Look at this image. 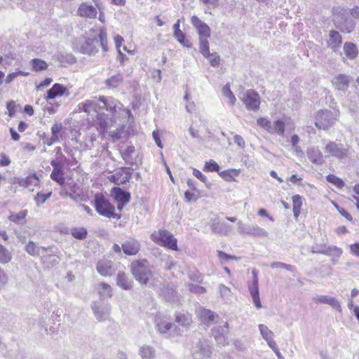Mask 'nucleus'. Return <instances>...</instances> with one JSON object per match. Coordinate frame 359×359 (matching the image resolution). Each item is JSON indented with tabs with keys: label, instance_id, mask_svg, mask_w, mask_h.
<instances>
[{
	"label": "nucleus",
	"instance_id": "obj_38",
	"mask_svg": "<svg viewBox=\"0 0 359 359\" xmlns=\"http://www.w3.org/2000/svg\"><path fill=\"white\" fill-rule=\"evenodd\" d=\"M135 149L133 146H128L125 149L121 150V156L128 164L132 165L133 163V156L135 154Z\"/></svg>",
	"mask_w": 359,
	"mask_h": 359
},
{
	"label": "nucleus",
	"instance_id": "obj_19",
	"mask_svg": "<svg viewBox=\"0 0 359 359\" xmlns=\"http://www.w3.org/2000/svg\"><path fill=\"white\" fill-rule=\"evenodd\" d=\"M311 252L313 254H323L327 256L333 257L332 262L336 263L341 255L343 251L340 248L334 245H329L327 248L323 250H314L311 249Z\"/></svg>",
	"mask_w": 359,
	"mask_h": 359
},
{
	"label": "nucleus",
	"instance_id": "obj_20",
	"mask_svg": "<svg viewBox=\"0 0 359 359\" xmlns=\"http://www.w3.org/2000/svg\"><path fill=\"white\" fill-rule=\"evenodd\" d=\"M131 179V173L128 171L127 168H122L121 170L116 172L115 174L109 177V180L117 185L126 183Z\"/></svg>",
	"mask_w": 359,
	"mask_h": 359
},
{
	"label": "nucleus",
	"instance_id": "obj_43",
	"mask_svg": "<svg viewBox=\"0 0 359 359\" xmlns=\"http://www.w3.org/2000/svg\"><path fill=\"white\" fill-rule=\"evenodd\" d=\"M292 210L294 217L297 219L299 214L302 205V197L299 195H295L292 197Z\"/></svg>",
	"mask_w": 359,
	"mask_h": 359
},
{
	"label": "nucleus",
	"instance_id": "obj_63",
	"mask_svg": "<svg viewBox=\"0 0 359 359\" xmlns=\"http://www.w3.org/2000/svg\"><path fill=\"white\" fill-rule=\"evenodd\" d=\"M233 140L234 142L240 147L243 148L245 147V141L241 135H236L233 137Z\"/></svg>",
	"mask_w": 359,
	"mask_h": 359
},
{
	"label": "nucleus",
	"instance_id": "obj_45",
	"mask_svg": "<svg viewBox=\"0 0 359 359\" xmlns=\"http://www.w3.org/2000/svg\"><path fill=\"white\" fill-rule=\"evenodd\" d=\"M208 38H201L199 39V50L200 53L205 57H210V53L209 51V42L208 41Z\"/></svg>",
	"mask_w": 359,
	"mask_h": 359
},
{
	"label": "nucleus",
	"instance_id": "obj_16",
	"mask_svg": "<svg viewBox=\"0 0 359 359\" xmlns=\"http://www.w3.org/2000/svg\"><path fill=\"white\" fill-rule=\"evenodd\" d=\"M191 22L193 26L196 29L199 35V39L209 38L210 36V28L197 16H192Z\"/></svg>",
	"mask_w": 359,
	"mask_h": 359
},
{
	"label": "nucleus",
	"instance_id": "obj_50",
	"mask_svg": "<svg viewBox=\"0 0 359 359\" xmlns=\"http://www.w3.org/2000/svg\"><path fill=\"white\" fill-rule=\"evenodd\" d=\"M50 196H51V192H48L46 194L38 192L34 197L36 205L38 207H39L41 205L44 203L46 202V201L50 197Z\"/></svg>",
	"mask_w": 359,
	"mask_h": 359
},
{
	"label": "nucleus",
	"instance_id": "obj_61",
	"mask_svg": "<svg viewBox=\"0 0 359 359\" xmlns=\"http://www.w3.org/2000/svg\"><path fill=\"white\" fill-rule=\"evenodd\" d=\"M152 136H153V138H154L156 145L159 148L162 149L163 148V144H162L161 138H160L158 130H154L153 133H152Z\"/></svg>",
	"mask_w": 359,
	"mask_h": 359
},
{
	"label": "nucleus",
	"instance_id": "obj_58",
	"mask_svg": "<svg viewBox=\"0 0 359 359\" xmlns=\"http://www.w3.org/2000/svg\"><path fill=\"white\" fill-rule=\"evenodd\" d=\"M56 159L52 160L51 161H60L61 163H65L67 158L62 153L61 147H57L55 148Z\"/></svg>",
	"mask_w": 359,
	"mask_h": 359
},
{
	"label": "nucleus",
	"instance_id": "obj_57",
	"mask_svg": "<svg viewBox=\"0 0 359 359\" xmlns=\"http://www.w3.org/2000/svg\"><path fill=\"white\" fill-rule=\"evenodd\" d=\"M257 123L260 127L265 129L267 132H269V130L271 128V122L266 118L261 117L257 118Z\"/></svg>",
	"mask_w": 359,
	"mask_h": 359
},
{
	"label": "nucleus",
	"instance_id": "obj_14",
	"mask_svg": "<svg viewBox=\"0 0 359 359\" xmlns=\"http://www.w3.org/2000/svg\"><path fill=\"white\" fill-rule=\"evenodd\" d=\"M342 43V38L339 32L335 30H331L326 39L327 46L332 52L337 53L339 50Z\"/></svg>",
	"mask_w": 359,
	"mask_h": 359
},
{
	"label": "nucleus",
	"instance_id": "obj_2",
	"mask_svg": "<svg viewBox=\"0 0 359 359\" xmlns=\"http://www.w3.org/2000/svg\"><path fill=\"white\" fill-rule=\"evenodd\" d=\"M99 47H101L104 52L108 50L107 33L102 29L100 30L98 37L81 39L76 48L81 53L90 55L97 53Z\"/></svg>",
	"mask_w": 359,
	"mask_h": 359
},
{
	"label": "nucleus",
	"instance_id": "obj_10",
	"mask_svg": "<svg viewBox=\"0 0 359 359\" xmlns=\"http://www.w3.org/2000/svg\"><path fill=\"white\" fill-rule=\"evenodd\" d=\"M92 310L95 318L100 321H105L109 319L111 312V305L104 302H95Z\"/></svg>",
	"mask_w": 359,
	"mask_h": 359
},
{
	"label": "nucleus",
	"instance_id": "obj_56",
	"mask_svg": "<svg viewBox=\"0 0 359 359\" xmlns=\"http://www.w3.org/2000/svg\"><path fill=\"white\" fill-rule=\"evenodd\" d=\"M189 290L191 292L195 294H203L206 292V289L203 287L195 284H189Z\"/></svg>",
	"mask_w": 359,
	"mask_h": 359
},
{
	"label": "nucleus",
	"instance_id": "obj_48",
	"mask_svg": "<svg viewBox=\"0 0 359 359\" xmlns=\"http://www.w3.org/2000/svg\"><path fill=\"white\" fill-rule=\"evenodd\" d=\"M326 180L328 182L334 184L339 189H342L345 184L344 182L337 176L333 174H330L326 177Z\"/></svg>",
	"mask_w": 359,
	"mask_h": 359
},
{
	"label": "nucleus",
	"instance_id": "obj_37",
	"mask_svg": "<svg viewBox=\"0 0 359 359\" xmlns=\"http://www.w3.org/2000/svg\"><path fill=\"white\" fill-rule=\"evenodd\" d=\"M39 180L36 174L29 175L20 182V186L32 190V187L39 184Z\"/></svg>",
	"mask_w": 359,
	"mask_h": 359
},
{
	"label": "nucleus",
	"instance_id": "obj_11",
	"mask_svg": "<svg viewBox=\"0 0 359 359\" xmlns=\"http://www.w3.org/2000/svg\"><path fill=\"white\" fill-rule=\"evenodd\" d=\"M248 110L257 111L259 108L260 97L254 90H248L242 97H239Z\"/></svg>",
	"mask_w": 359,
	"mask_h": 359
},
{
	"label": "nucleus",
	"instance_id": "obj_46",
	"mask_svg": "<svg viewBox=\"0 0 359 359\" xmlns=\"http://www.w3.org/2000/svg\"><path fill=\"white\" fill-rule=\"evenodd\" d=\"M12 259V255L4 245L0 244V263L6 264Z\"/></svg>",
	"mask_w": 359,
	"mask_h": 359
},
{
	"label": "nucleus",
	"instance_id": "obj_30",
	"mask_svg": "<svg viewBox=\"0 0 359 359\" xmlns=\"http://www.w3.org/2000/svg\"><path fill=\"white\" fill-rule=\"evenodd\" d=\"M343 50L346 57L350 60H354L358 56V49L352 42H346L344 44Z\"/></svg>",
	"mask_w": 359,
	"mask_h": 359
},
{
	"label": "nucleus",
	"instance_id": "obj_28",
	"mask_svg": "<svg viewBox=\"0 0 359 359\" xmlns=\"http://www.w3.org/2000/svg\"><path fill=\"white\" fill-rule=\"evenodd\" d=\"M123 82V74L118 73L107 79L104 81V84L108 89H114L118 88Z\"/></svg>",
	"mask_w": 359,
	"mask_h": 359
},
{
	"label": "nucleus",
	"instance_id": "obj_13",
	"mask_svg": "<svg viewBox=\"0 0 359 359\" xmlns=\"http://www.w3.org/2000/svg\"><path fill=\"white\" fill-rule=\"evenodd\" d=\"M313 301L316 304L330 305L333 309L341 312V304L339 300L334 297L330 295H316L313 298Z\"/></svg>",
	"mask_w": 359,
	"mask_h": 359
},
{
	"label": "nucleus",
	"instance_id": "obj_17",
	"mask_svg": "<svg viewBox=\"0 0 359 359\" xmlns=\"http://www.w3.org/2000/svg\"><path fill=\"white\" fill-rule=\"evenodd\" d=\"M155 327L159 334L166 337H170V330L172 327V324L165 318L156 316L155 318Z\"/></svg>",
	"mask_w": 359,
	"mask_h": 359
},
{
	"label": "nucleus",
	"instance_id": "obj_41",
	"mask_svg": "<svg viewBox=\"0 0 359 359\" xmlns=\"http://www.w3.org/2000/svg\"><path fill=\"white\" fill-rule=\"evenodd\" d=\"M98 290L100 296L103 298H110L112 297V288L106 283L102 282L100 283Z\"/></svg>",
	"mask_w": 359,
	"mask_h": 359
},
{
	"label": "nucleus",
	"instance_id": "obj_39",
	"mask_svg": "<svg viewBox=\"0 0 359 359\" xmlns=\"http://www.w3.org/2000/svg\"><path fill=\"white\" fill-rule=\"evenodd\" d=\"M175 321L182 327L187 329L191 323V316L189 314L177 313Z\"/></svg>",
	"mask_w": 359,
	"mask_h": 359
},
{
	"label": "nucleus",
	"instance_id": "obj_53",
	"mask_svg": "<svg viewBox=\"0 0 359 359\" xmlns=\"http://www.w3.org/2000/svg\"><path fill=\"white\" fill-rule=\"evenodd\" d=\"M62 130V124L61 123H55L51 127V135L55 139L60 140L59 134Z\"/></svg>",
	"mask_w": 359,
	"mask_h": 359
},
{
	"label": "nucleus",
	"instance_id": "obj_27",
	"mask_svg": "<svg viewBox=\"0 0 359 359\" xmlns=\"http://www.w3.org/2000/svg\"><path fill=\"white\" fill-rule=\"evenodd\" d=\"M229 324L226 323L223 327H221L222 333L221 335H217L218 330H212V334L217 342V344L219 346H226L227 342V339L226 335L228 333Z\"/></svg>",
	"mask_w": 359,
	"mask_h": 359
},
{
	"label": "nucleus",
	"instance_id": "obj_35",
	"mask_svg": "<svg viewBox=\"0 0 359 359\" xmlns=\"http://www.w3.org/2000/svg\"><path fill=\"white\" fill-rule=\"evenodd\" d=\"M285 123L284 121L276 120L273 124H271V128L269 130V133L283 137L285 133Z\"/></svg>",
	"mask_w": 359,
	"mask_h": 359
},
{
	"label": "nucleus",
	"instance_id": "obj_40",
	"mask_svg": "<svg viewBox=\"0 0 359 359\" xmlns=\"http://www.w3.org/2000/svg\"><path fill=\"white\" fill-rule=\"evenodd\" d=\"M239 174L238 170L235 169H229L219 172V176L226 182L236 181L234 177Z\"/></svg>",
	"mask_w": 359,
	"mask_h": 359
},
{
	"label": "nucleus",
	"instance_id": "obj_55",
	"mask_svg": "<svg viewBox=\"0 0 359 359\" xmlns=\"http://www.w3.org/2000/svg\"><path fill=\"white\" fill-rule=\"evenodd\" d=\"M270 266L272 269H283L289 271H292L293 269V266L290 264H287L283 262H273L270 264Z\"/></svg>",
	"mask_w": 359,
	"mask_h": 359
},
{
	"label": "nucleus",
	"instance_id": "obj_6",
	"mask_svg": "<svg viewBox=\"0 0 359 359\" xmlns=\"http://www.w3.org/2000/svg\"><path fill=\"white\" fill-rule=\"evenodd\" d=\"M95 210L102 216L107 218L119 217L115 213V208L102 194H96L94 198Z\"/></svg>",
	"mask_w": 359,
	"mask_h": 359
},
{
	"label": "nucleus",
	"instance_id": "obj_24",
	"mask_svg": "<svg viewBox=\"0 0 359 359\" xmlns=\"http://www.w3.org/2000/svg\"><path fill=\"white\" fill-rule=\"evenodd\" d=\"M140 249V244L138 241L130 239L125 241L122 244V250L123 252L129 256L135 255Z\"/></svg>",
	"mask_w": 359,
	"mask_h": 359
},
{
	"label": "nucleus",
	"instance_id": "obj_4",
	"mask_svg": "<svg viewBox=\"0 0 359 359\" xmlns=\"http://www.w3.org/2000/svg\"><path fill=\"white\" fill-rule=\"evenodd\" d=\"M324 152L326 158L334 157L342 161L349 158L350 147L335 141H330L325 145Z\"/></svg>",
	"mask_w": 359,
	"mask_h": 359
},
{
	"label": "nucleus",
	"instance_id": "obj_42",
	"mask_svg": "<svg viewBox=\"0 0 359 359\" xmlns=\"http://www.w3.org/2000/svg\"><path fill=\"white\" fill-rule=\"evenodd\" d=\"M27 215V210H23L15 214H11L8 217V219L15 224H20L25 222V219Z\"/></svg>",
	"mask_w": 359,
	"mask_h": 359
},
{
	"label": "nucleus",
	"instance_id": "obj_3",
	"mask_svg": "<svg viewBox=\"0 0 359 359\" xmlns=\"http://www.w3.org/2000/svg\"><path fill=\"white\" fill-rule=\"evenodd\" d=\"M133 276L141 285H147L152 277V271L147 260H136L131 263Z\"/></svg>",
	"mask_w": 359,
	"mask_h": 359
},
{
	"label": "nucleus",
	"instance_id": "obj_59",
	"mask_svg": "<svg viewBox=\"0 0 359 359\" xmlns=\"http://www.w3.org/2000/svg\"><path fill=\"white\" fill-rule=\"evenodd\" d=\"M193 175L196 177L197 179L202 181L203 183L206 184V186H208V184L209 183L208 181V178L198 169L194 168L193 169Z\"/></svg>",
	"mask_w": 359,
	"mask_h": 359
},
{
	"label": "nucleus",
	"instance_id": "obj_5",
	"mask_svg": "<svg viewBox=\"0 0 359 359\" xmlns=\"http://www.w3.org/2000/svg\"><path fill=\"white\" fill-rule=\"evenodd\" d=\"M151 238L152 241L161 246L177 251V240L173 234L165 229H160L154 231Z\"/></svg>",
	"mask_w": 359,
	"mask_h": 359
},
{
	"label": "nucleus",
	"instance_id": "obj_51",
	"mask_svg": "<svg viewBox=\"0 0 359 359\" xmlns=\"http://www.w3.org/2000/svg\"><path fill=\"white\" fill-rule=\"evenodd\" d=\"M175 38L179 41L181 44L186 47H190L191 43L189 41L185 40V35L182 32V30H179L177 32H174Z\"/></svg>",
	"mask_w": 359,
	"mask_h": 359
},
{
	"label": "nucleus",
	"instance_id": "obj_12",
	"mask_svg": "<svg viewBox=\"0 0 359 359\" xmlns=\"http://www.w3.org/2000/svg\"><path fill=\"white\" fill-rule=\"evenodd\" d=\"M111 195L118 203L117 208L121 210L123 206L130 201V194L129 192L123 191L120 187H114L111 191Z\"/></svg>",
	"mask_w": 359,
	"mask_h": 359
},
{
	"label": "nucleus",
	"instance_id": "obj_34",
	"mask_svg": "<svg viewBox=\"0 0 359 359\" xmlns=\"http://www.w3.org/2000/svg\"><path fill=\"white\" fill-rule=\"evenodd\" d=\"M65 90L66 88L63 86L59 83H55L47 91L46 99L51 100L57 96L62 95Z\"/></svg>",
	"mask_w": 359,
	"mask_h": 359
},
{
	"label": "nucleus",
	"instance_id": "obj_8",
	"mask_svg": "<svg viewBox=\"0 0 359 359\" xmlns=\"http://www.w3.org/2000/svg\"><path fill=\"white\" fill-rule=\"evenodd\" d=\"M339 113L327 109L319 111L315 118L316 126L322 130H327L332 127L337 119Z\"/></svg>",
	"mask_w": 359,
	"mask_h": 359
},
{
	"label": "nucleus",
	"instance_id": "obj_15",
	"mask_svg": "<svg viewBox=\"0 0 359 359\" xmlns=\"http://www.w3.org/2000/svg\"><path fill=\"white\" fill-rule=\"evenodd\" d=\"M50 165L53 168L50 174V178L59 184L62 185L65 183V163H61L60 161H50Z\"/></svg>",
	"mask_w": 359,
	"mask_h": 359
},
{
	"label": "nucleus",
	"instance_id": "obj_23",
	"mask_svg": "<svg viewBox=\"0 0 359 359\" xmlns=\"http://www.w3.org/2000/svg\"><path fill=\"white\" fill-rule=\"evenodd\" d=\"M97 271L102 276H111L114 273L112 262L110 260L102 259L97 262Z\"/></svg>",
	"mask_w": 359,
	"mask_h": 359
},
{
	"label": "nucleus",
	"instance_id": "obj_18",
	"mask_svg": "<svg viewBox=\"0 0 359 359\" xmlns=\"http://www.w3.org/2000/svg\"><path fill=\"white\" fill-rule=\"evenodd\" d=\"M350 81L351 80L348 75L340 74L332 79V83L335 90L344 93L348 88Z\"/></svg>",
	"mask_w": 359,
	"mask_h": 359
},
{
	"label": "nucleus",
	"instance_id": "obj_31",
	"mask_svg": "<svg viewBox=\"0 0 359 359\" xmlns=\"http://www.w3.org/2000/svg\"><path fill=\"white\" fill-rule=\"evenodd\" d=\"M139 355L142 359H154L156 358V350L153 346L144 344L140 347Z\"/></svg>",
	"mask_w": 359,
	"mask_h": 359
},
{
	"label": "nucleus",
	"instance_id": "obj_36",
	"mask_svg": "<svg viewBox=\"0 0 359 359\" xmlns=\"http://www.w3.org/2000/svg\"><path fill=\"white\" fill-rule=\"evenodd\" d=\"M248 289L255 307L257 309H261L262 306L259 298L258 285H250Z\"/></svg>",
	"mask_w": 359,
	"mask_h": 359
},
{
	"label": "nucleus",
	"instance_id": "obj_21",
	"mask_svg": "<svg viewBox=\"0 0 359 359\" xmlns=\"http://www.w3.org/2000/svg\"><path fill=\"white\" fill-rule=\"evenodd\" d=\"M97 13L96 8L88 3H82L77 10V14L83 18H95Z\"/></svg>",
	"mask_w": 359,
	"mask_h": 359
},
{
	"label": "nucleus",
	"instance_id": "obj_62",
	"mask_svg": "<svg viewBox=\"0 0 359 359\" xmlns=\"http://www.w3.org/2000/svg\"><path fill=\"white\" fill-rule=\"evenodd\" d=\"M8 281V276L5 273V271L0 267V287L4 285Z\"/></svg>",
	"mask_w": 359,
	"mask_h": 359
},
{
	"label": "nucleus",
	"instance_id": "obj_44",
	"mask_svg": "<svg viewBox=\"0 0 359 359\" xmlns=\"http://www.w3.org/2000/svg\"><path fill=\"white\" fill-rule=\"evenodd\" d=\"M72 236L79 240H84L88 234V231L84 227H74L71 229Z\"/></svg>",
	"mask_w": 359,
	"mask_h": 359
},
{
	"label": "nucleus",
	"instance_id": "obj_52",
	"mask_svg": "<svg viewBox=\"0 0 359 359\" xmlns=\"http://www.w3.org/2000/svg\"><path fill=\"white\" fill-rule=\"evenodd\" d=\"M203 170L206 172H219V165L213 160L206 162Z\"/></svg>",
	"mask_w": 359,
	"mask_h": 359
},
{
	"label": "nucleus",
	"instance_id": "obj_49",
	"mask_svg": "<svg viewBox=\"0 0 359 359\" xmlns=\"http://www.w3.org/2000/svg\"><path fill=\"white\" fill-rule=\"evenodd\" d=\"M222 94L224 97L229 99V103L233 105L236 101L235 96L230 89L229 84H226L222 88Z\"/></svg>",
	"mask_w": 359,
	"mask_h": 359
},
{
	"label": "nucleus",
	"instance_id": "obj_33",
	"mask_svg": "<svg viewBox=\"0 0 359 359\" xmlns=\"http://www.w3.org/2000/svg\"><path fill=\"white\" fill-rule=\"evenodd\" d=\"M116 283L123 290H130L133 287V281L123 272H119L117 274Z\"/></svg>",
	"mask_w": 359,
	"mask_h": 359
},
{
	"label": "nucleus",
	"instance_id": "obj_7",
	"mask_svg": "<svg viewBox=\"0 0 359 359\" xmlns=\"http://www.w3.org/2000/svg\"><path fill=\"white\" fill-rule=\"evenodd\" d=\"M190 352L194 359H208L212 355V347L208 340L200 339L193 342Z\"/></svg>",
	"mask_w": 359,
	"mask_h": 359
},
{
	"label": "nucleus",
	"instance_id": "obj_22",
	"mask_svg": "<svg viewBox=\"0 0 359 359\" xmlns=\"http://www.w3.org/2000/svg\"><path fill=\"white\" fill-rule=\"evenodd\" d=\"M213 233L224 236H228L233 230L232 226L224 222L214 220L211 224Z\"/></svg>",
	"mask_w": 359,
	"mask_h": 359
},
{
	"label": "nucleus",
	"instance_id": "obj_64",
	"mask_svg": "<svg viewBox=\"0 0 359 359\" xmlns=\"http://www.w3.org/2000/svg\"><path fill=\"white\" fill-rule=\"evenodd\" d=\"M350 251L353 255L359 257V243L351 245Z\"/></svg>",
	"mask_w": 359,
	"mask_h": 359
},
{
	"label": "nucleus",
	"instance_id": "obj_54",
	"mask_svg": "<svg viewBox=\"0 0 359 359\" xmlns=\"http://www.w3.org/2000/svg\"><path fill=\"white\" fill-rule=\"evenodd\" d=\"M219 291L220 296L224 299H228L231 296V290L223 284H220L219 285Z\"/></svg>",
	"mask_w": 359,
	"mask_h": 359
},
{
	"label": "nucleus",
	"instance_id": "obj_25",
	"mask_svg": "<svg viewBox=\"0 0 359 359\" xmlns=\"http://www.w3.org/2000/svg\"><path fill=\"white\" fill-rule=\"evenodd\" d=\"M197 315L200 320L208 325L213 323L215 321V318H218L215 313L205 309H199L197 311Z\"/></svg>",
	"mask_w": 359,
	"mask_h": 359
},
{
	"label": "nucleus",
	"instance_id": "obj_29",
	"mask_svg": "<svg viewBox=\"0 0 359 359\" xmlns=\"http://www.w3.org/2000/svg\"><path fill=\"white\" fill-rule=\"evenodd\" d=\"M49 247H38L33 241H29L25 248V251L32 256H39L41 252H46Z\"/></svg>",
	"mask_w": 359,
	"mask_h": 359
},
{
	"label": "nucleus",
	"instance_id": "obj_26",
	"mask_svg": "<svg viewBox=\"0 0 359 359\" xmlns=\"http://www.w3.org/2000/svg\"><path fill=\"white\" fill-rule=\"evenodd\" d=\"M309 159L316 165H322L324 163L323 156L318 147H311L307 150Z\"/></svg>",
	"mask_w": 359,
	"mask_h": 359
},
{
	"label": "nucleus",
	"instance_id": "obj_1",
	"mask_svg": "<svg viewBox=\"0 0 359 359\" xmlns=\"http://www.w3.org/2000/svg\"><path fill=\"white\" fill-rule=\"evenodd\" d=\"M79 109L87 114L97 113V125L100 133H104L108 128L117 126L116 130L111 132L113 139L118 140L126 125L133 120L130 109L113 97L100 96L98 99L87 100L79 104Z\"/></svg>",
	"mask_w": 359,
	"mask_h": 359
},
{
	"label": "nucleus",
	"instance_id": "obj_47",
	"mask_svg": "<svg viewBox=\"0 0 359 359\" xmlns=\"http://www.w3.org/2000/svg\"><path fill=\"white\" fill-rule=\"evenodd\" d=\"M30 64L32 69L36 72L45 70L48 68V64L44 60L39 58L32 59Z\"/></svg>",
	"mask_w": 359,
	"mask_h": 359
},
{
	"label": "nucleus",
	"instance_id": "obj_32",
	"mask_svg": "<svg viewBox=\"0 0 359 359\" xmlns=\"http://www.w3.org/2000/svg\"><path fill=\"white\" fill-rule=\"evenodd\" d=\"M259 330L261 335L266 341L268 346H271L276 341L273 340V332L269 327L263 324L259 325Z\"/></svg>",
	"mask_w": 359,
	"mask_h": 359
},
{
	"label": "nucleus",
	"instance_id": "obj_60",
	"mask_svg": "<svg viewBox=\"0 0 359 359\" xmlns=\"http://www.w3.org/2000/svg\"><path fill=\"white\" fill-rule=\"evenodd\" d=\"M208 58L210 60V65L212 67H217L219 65L220 59L219 55H217V54L210 53V57Z\"/></svg>",
	"mask_w": 359,
	"mask_h": 359
},
{
	"label": "nucleus",
	"instance_id": "obj_9",
	"mask_svg": "<svg viewBox=\"0 0 359 359\" xmlns=\"http://www.w3.org/2000/svg\"><path fill=\"white\" fill-rule=\"evenodd\" d=\"M238 231L241 235H248L258 238H266L268 232L263 228L256 224H243L241 221L237 223Z\"/></svg>",
	"mask_w": 359,
	"mask_h": 359
}]
</instances>
